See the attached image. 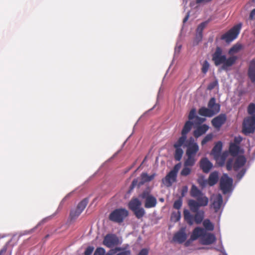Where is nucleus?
Here are the masks:
<instances>
[{
    "instance_id": "c85d7f7f",
    "label": "nucleus",
    "mask_w": 255,
    "mask_h": 255,
    "mask_svg": "<svg viewBox=\"0 0 255 255\" xmlns=\"http://www.w3.org/2000/svg\"><path fill=\"white\" fill-rule=\"evenodd\" d=\"M240 150V146L235 143H231L229 147V152L231 155L233 156H237Z\"/></svg>"
},
{
    "instance_id": "052dcab7",
    "label": "nucleus",
    "mask_w": 255,
    "mask_h": 255,
    "mask_svg": "<svg viewBox=\"0 0 255 255\" xmlns=\"http://www.w3.org/2000/svg\"><path fill=\"white\" fill-rule=\"evenodd\" d=\"M221 163H220V165L222 166L224 164V162H225V156H224V155H222L221 156Z\"/></svg>"
},
{
    "instance_id": "3c124183",
    "label": "nucleus",
    "mask_w": 255,
    "mask_h": 255,
    "mask_svg": "<svg viewBox=\"0 0 255 255\" xmlns=\"http://www.w3.org/2000/svg\"><path fill=\"white\" fill-rule=\"evenodd\" d=\"M240 49L239 46L234 45L229 50V53L231 54L232 53L237 52Z\"/></svg>"
},
{
    "instance_id": "de8ad7c7",
    "label": "nucleus",
    "mask_w": 255,
    "mask_h": 255,
    "mask_svg": "<svg viewBox=\"0 0 255 255\" xmlns=\"http://www.w3.org/2000/svg\"><path fill=\"white\" fill-rule=\"evenodd\" d=\"M122 250V248L119 247H117L115 249L110 250L106 254H104V255H113L117 252L121 251Z\"/></svg>"
},
{
    "instance_id": "58836bf2",
    "label": "nucleus",
    "mask_w": 255,
    "mask_h": 255,
    "mask_svg": "<svg viewBox=\"0 0 255 255\" xmlns=\"http://www.w3.org/2000/svg\"><path fill=\"white\" fill-rule=\"evenodd\" d=\"M248 112L252 116H255V104L251 103L248 108Z\"/></svg>"
},
{
    "instance_id": "473e14b6",
    "label": "nucleus",
    "mask_w": 255,
    "mask_h": 255,
    "mask_svg": "<svg viewBox=\"0 0 255 255\" xmlns=\"http://www.w3.org/2000/svg\"><path fill=\"white\" fill-rule=\"evenodd\" d=\"M88 203V199L87 198L84 199L78 204L76 208L82 212L87 206Z\"/></svg>"
},
{
    "instance_id": "e433bc0d",
    "label": "nucleus",
    "mask_w": 255,
    "mask_h": 255,
    "mask_svg": "<svg viewBox=\"0 0 255 255\" xmlns=\"http://www.w3.org/2000/svg\"><path fill=\"white\" fill-rule=\"evenodd\" d=\"M189 166H185L180 172V175L182 176H187L191 173V168Z\"/></svg>"
},
{
    "instance_id": "c03bdc74",
    "label": "nucleus",
    "mask_w": 255,
    "mask_h": 255,
    "mask_svg": "<svg viewBox=\"0 0 255 255\" xmlns=\"http://www.w3.org/2000/svg\"><path fill=\"white\" fill-rule=\"evenodd\" d=\"M207 24V21L202 22L197 27V28L196 29V31L202 33L203 29L205 28V27H206Z\"/></svg>"
},
{
    "instance_id": "2eb2a0df",
    "label": "nucleus",
    "mask_w": 255,
    "mask_h": 255,
    "mask_svg": "<svg viewBox=\"0 0 255 255\" xmlns=\"http://www.w3.org/2000/svg\"><path fill=\"white\" fill-rule=\"evenodd\" d=\"M226 121V115L225 114H221L212 120V124L215 128H220L225 123Z\"/></svg>"
},
{
    "instance_id": "0e129e2a",
    "label": "nucleus",
    "mask_w": 255,
    "mask_h": 255,
    "mask_svg": "<svg viewBox=\"0 0 255 255\" xmlns=\"http://www.w3.org/2000/svg\"><path fill=\"white\" fill-rule=\"evenodd\" d=\"M196 119L199 120L200 121V122H203L204 121V119L200 118H199L198 117H196Z\"/></svg>"
},
{
    "instance_id": "9b49d317",
    "label": "nucleus",
    "mask_w": 255,
    "mask_h": 255,
    "mask_svg": "<svg viewBox=\"0 0 255 255\" xmlns=\"http://www.w3.org/2000/svg\"><path fill=\"white\" fill-rule=\"evenodd\" d=\"M155 175V173H153L151 175H148L146 173H142L140 175V181L138 182L137 179H134L130 186V189H132L137 185L140 186L146 182L152 180Z\"/></svg>"
},
{
    "instance_id": "79ce46f5",
    "label": "nucleus",
    "mask_w": 255,
    "mask_h": 255,
    "mask_svg": "<svg viewBox=\"0 0 255 255\" xmlns=\"http://www.w3.org/2000/svg\"><path fill=\"white\" fill-rule=\"evenodd\" d=\"M181 218V214L180 211L176 213H173L171 216V219L174 222H176L180 220Z\"/></svg>"
},
{
    "instance_id": "e2e57ef3",
    "label": "nucleus",
    "mask_w": 255,
    "mask_h": 255,
    "mask_svg": "<svg viewBox=\"0 0 255 255\" xmlns=\"http://www.w3.org/2000/svg\"><path fill=\"white\" fill-rule=\"evenodd\" d=\"M189 18V15L187 14L183 19V22L185 23Z\"/></svg>"
},
{
    "instance_id": "c9c22d12",
    "label": "nucleus",
    "mask_w": 255,
    "mask_h": 255,
    "mask_svg": "<svg viewBox=\"0 0 255 255\" xmlns=\"http://www.w3.org/2000/svg\"><path fill=\"white\" fill-rule=\"evenodd\" d=\"M134 215L137 219H140L143 217L145 213L143 208L140 207L133 212Z\"/></svg>"
},
{
    "instance_id": "338daca9",
    "label": "nucleus",
    "mask_w": 255,
    "mask_h": 255,
    "mask_svg": "<svg viewBox=\"0 0 255 255\" xmlns=\"http://www.w3.org/2000/svg\"><path fill=\"white\" fill-rule=\"evenodd\" d=\"M145 159H146V157H145V158L144 159L143 162L145 160Z\"/></svg>"
},
{
    "instance_id": "13d9d810",
    "label": "nucleus",
    "mask_w": 255,
    "mask_h": 255,
    "mask_svg": "<svg viewBox=\"0 0 255 255\" xmlns=\"http://www.w3.org/2000/svg\"><path fill=\"white\" fill-rule=\"evenodd\" d=\"M242 139L241 137H236L235 138H234V143L237 144V145H239L240 142H241Z\"/></svg>"
},
{
    "instance_id": "dca6fc26",
    "label": "nucleus",
    "mask_w": 255,
    "mask_h": 255,
    "mask_svg": "<svg viewBox=\"0 0 255 255\" xmlns=\"http://www.w3.org/2000/svg\"><path fill=\"white\" fill-rule=\"evenodd\" d=\"M216 241L215 235L211 233H205V235L201 238V243L204 245L212 244Z\"/></svg>"
},
{
    "instance_id": "a19ab883",
    "label": "nucleus",
    "mask_w": 255,
    "mask_h": 255,
    "mask_svg": "<svg viewBox=\"0 0 255 255\" xmlns=\"http://www.w3.org/2000/svg\"><path fill=\"white\" fill-rule=\"evenodd\" d=\"M182 205V199L181 198H179L178 200H176L173 204V208L174 209L179 210L180 209Z\"/></svg>"
},
{
    "instance_id": "ddd939ff",
    "label": "nucleus",
    "mask_w": 255,
    "mask_h": 255,
    "mask_svg": "<svg viewBox=\"0 0 255 255\" xmlns=\"http://www.w3.org/2000/svg\"><path fill=\"white\" fill-rule=\"evenodd\" d=\"M187 239V235L185 233V228H181L178 232L176 233L173 237V241L179 244L184 242Z\"/></svg>"
},
{
    "instance_id": "1a4fd4ad",
    "label": "nucleus",
    "mask_w": 255,
    "mask_h": 255,
    "mask_svg": "<svg viewBox=\"0 0 255 255\" xmlns=\"http://www.w3.org/2000/svg\"><path fill=\"white\" fill-rule=\"evenodd\" d=\"M233 179L227 174H224L220 180V187L224 194H227L232 190Z\"/></svg>"
},
{
    "instance_id": "39448f33",
    "label": "nucleus",
    "mask_w": 255,
    "mask_h": 255,
    "mask_svg": "<svg viewBox=\"0 0 255 255\" xmlns=\"http://www.w3.org/2000/svg\"><path fill=\"white\" fill-rule=\"evenodd\" d=\"M181 162L175 165L173 169L162 179V182L165 186L170 187L174 182L176 181L177 173L181 168Z\"/></svg>"
},
{
    "instance_id": "49530a36",
    "label": "nucleus",
    "mask_w": 255,
    "mask_h": 255,
    "mask_svg": "<svg viewBox=\"0 0 255 255\" xmlns=\"http://www.w3.org/2000/svg\"><path fill=\"white\" fill-rule=\"evenodd\" d=\"M202 37H203L202 33L196 31V37H195V40L196 41V44H198L199 42L202 41Z\"/></svg>"
},
{
    "instance_id": "a18cd8bd",
    "label": "nucleus",
    "mask_w": 255,
    "mask_h": 255,
    "mask_svg": "<svg viewBox=\"0 0 255 255\" xmlns=\"http://www.w3.org/2000/svg\"><path fill=\"white\" fill-rule=\"evenodd\" d=\"M218 85V81L217 80H216L215 81L210 83L208 85L207 89V90L211 91V90H213V89H214Z\"/></svg>"
},
{
    "instance_id": "aec40b11",
    "label": "nucleus",
    "mask_w": 255,
    "mask_h": 255,
    "mask_svg": "<svg viewBox=\"0 0 255 255\" xmlns=\"http://www.w3.org/2000/svg\"><path fill=\"white\" fill-rule=\"evenodd\" d=\"M208 107L211 110L213 111L215 115L220 112V106L216 103V99L215 98L210 99L208 104Z\"/></svg>"
},
{
    "instance_id": "bf43d9fd",
    "label": "nucleus",
    "mask_w": 255,
    "mask_h": 255,
    "mask_svg": "<svg viewBox=\"0 0 255 255\" xmlns=\"http://www.w3.org/2000/svg\"><path fill=\"white\" fill-rule=\"evenodd\" d=\"M6 250H7L6 247H5V246L3 247L2 248V249H1L0 250V255H2L3 254H4L6 252Z\"/></svg>"
},
{
    "instance_id": "20e7f679",
    "label": "nucleus",
    "mask_w": 255,
    "mask_h": 255,
    "mask_svg": "<svg viewBox=\"0 0 255 255\" xmlns=\"http://www.w3.org/2000/svg\"><path fill=\"white\" fill-rule=\"evenodd\" d=\"M246 162V159L244 156L240 155L235 159L233 158H229L226 162V168L230 171L232 168L236 171L244 166Z\"/></svg>"
},
{
    "instance_id": "37998d69",
    "label": "nucleus",
    "mask_w": 255,
    "mask_h": 255,
    "mask_svg": "<svg viewBox=\"0 0 255 255\" xmlns=\"http://www.w3.org/2000/svg\"><path fill=\"white\" fill-rule=\"evenodd\" d=\"M105 252V250L103 248L99 247L96 249L94 255H104Z\"/></svg>"
},
{
    "instance_id": "864d4df0",
    "label": "nucleus",
    "mask_w": 255,
    "mask_h": 255,
    "mask_svg": "<svg viewBox=\"0 0 255 255\" xmlns=\"http://www.w3.org/2000/svg\"><path fill=\"white\" fill-rule=\"evenodd\" d=\"M212 0H196V2L197 4H205L210 2Z\"/></svg>"
},
{
    "instance_id": "f8f14e48",
    "label": "nucleus",
    "mask_w": 255,
    "mask_h": 255,
    "mask_svg": "<svg viewBox=\"0 0 255 255\" xmlns=\"http://www.w3.org/2000/svg\"><path fill=\"white\" fill-rule=\"evenodd\" d=\"M187 146V148L186 151V155L196 156V153L199 151V146L196 142H194L193 138H190Z\"/></svg>"
},
{
    "instance_id": "4c0bfd02",
    "label": "nucleus",
    "mask_w": 255,
    "mask_h": 255,
    "mask_svg": "<svg viewBox=\"0 0 255 255\" xmlns=\"http://www.w3.org/2000/svg\"><path fill=\"white\" fill-rule=\"evenodd\" d=\"M209 66L210 64L209 62L207 60L204 61L202 64L201 68L202 72L203 74H206L209 70Z\"/></svg>"
},
{
    "instance_id": "680f3d73",
    "label": "nucleus",
    "mask_w": 255,
    "mask_h": 255,
    "mask_svg": "<svg viewBox=\"0 0 255 255\" xmlns=\"http://www.w3.org/2000/svg\"><path fill=\"white\" fill-rule=\"evenodd\" d=\"M187 191V187L186 186L184 187L182 189V196L183 197L184 196V193Z\"/></svg>"
},
{
    "instance_id": "f704fd0d",
    "label": "nucleus",
    "mask_w": 255,
    "mask_h": 255,
    "mask_svg": "<svg viewBox=\"0 0 255 255\" xmlns=\"http://www.w3.org/2000/svg\"><path fill=\"white\" fill-rule=\"evenodd\" d=\"M81 213L82 212L77 208L71 210L70 214V218L71 220H75L81 214Z\"/></svg>"
},
{
    "instance_id": "cd10ccee",
    "label": "nucleus",
    "mask_w": 255,
    "mask_h": 255,
    "mask_svg": "<svg viewBox=\"0 0 255 255\" xmlns=\"http://www.w3.org/2000/svg\"><path fill=\"white\" fill-rule=\"evenodd\" d=\"M193 124L191 121H187L181 131V135L184 136H187V134L190 131L192 128Z\"/></svg>"
},
{
    "instance_id": "b1692460",
    "label": "nucleus",
    "mask_w": 255,
    "mask_h": 255,
    "mask_svg": "<svg viewBox=\"0 0 255 255\" xmlns=\"http://www.w3.org/2000/svg\"><path fill=\"white\" fill-rule=\"evenodd\" d=\"M248 75L253 82H255V60H252L250 62Z\"/></svg>"
},
{
    "instance_id": "423d86ee",
    "label": "nucleus",
    "mask_w": 255,
    "mask_h": 255,
    "mask_svg": "<svg viewBox=\"0 0 255 255\" xmlns=\"http://www.w3.org/2000/svg\"><path fill=\"white\" fill-rule=\"evenodd\" d=\"M242 23H239L234 26L228 31L223 34L221 37V39L229 43L235 39L240 33Z\"/></svg>"
},
{
    "instance_id": "5701e85b",
    "label": "nucleus",
    "mask_w": 255,
    "mask_h": 255,
    "mask_svg": "<svg viewBox=\"0 0 255 255\" xmlns=\"http://www.w3.org/2000/svg\"><path fill=\"white\" fill-rule=\"evenodd\" d=\"M218 172L217 171H214L210 174L208 179V183L210 186H212L218 182Z\"/></svg>"
},
{
    "instance_id": "4d7b16f0",
    "label": "nucleus",
    "mask_w": 255,
    "mask_h": 255,
    "mask_svg": "<svg viewBox=\"0 0 255 255\" xmlns=\"http://www.w3.org/2000/svg\"><path fill=\"white\" fill-rule=\"evenodd\" d=\"M130 254V252L129 250L123 251L116 255H129Z\"/></svg>"
},
{
    "instance_id": "a878e982",
    "label": "nucleus",
    "mask_w": 255,
    "mask_h": 255,
    "mask_svg": "<svg viewBox=\"0 0 255 255\" xmlns=\"http://www.w3.org/2000/svg\"><path fill=\"white\" fill-rule=\"evenodd\" d=\"M198 113L202 116L209 117H212L215 115L213 111L211 110L209 108H207L205 107L201 108L199 110Z\"/></svg>"
},
{
    "instance_id": "6e6d98bb",
    "label": "nucleus",
    "mask_w": 255,
    "mask_h": 255,
    "mask_svg": "<svg viewBox=\"0 0 255 255\" xmlns=\"http://www.w3.org/2000/svg\"><path fill=\"white\" fill-rule=\"evenodd\" d=\"M255 17V8L253 9L250 14V16H249V19H251V20H253Z\"/></svg>"
},
{
    "instance_id": "09e8293b",
    "label": "nucleus",
    "mask_w": 255,
    "mask_h": 255,
    "mask_svg": "<svg viewBox=\"0 0 255 255\" xmlns=\"http://www.w3.org/2000/svg\"><path fill=\"white\" fill-rule=\"evenodd\" d=\"M94 247L92 246H89L86 248L85 252L84 255H91L94 251Z\"/></svg>"
},
{
    "instance_id": "c756f323",
    "label": "nucleus",
    "mask_w": 255,
    "mask_h": 255,
    "mask_svg": "<svg viewBox=\"0 0 255 255\" xmlns=\"http://www.w3.org/2000/svg\"><path fill=\"white\" fill-rule=\"evenodd\" d=\"M187 158L184 162V165L189 166L192 167L196 163L197 159L195 158L196 156L186 155Z\"/></svg>"
},
{
    "instance_id": "603ef678",
    "label": "nucleus",
    "mask_w": 255,
    "mask_h": 255,
    "mask_svg": "<svg viewBox=\"0 0 255 255\" xmlns=\"http://www.w3.org/2000/svg\"><path fill=\"white\" fill-rule=\"evenodd\" d=\"M246 172L245 168H243L237 174V177L238 179H241Z\"/></svg>"
},
{
    "instance_id": "f257e3e1",
    "label": "nucleus",
    "mask_w": 255,
    "mask_h": 255,
    "mask_svg": "<svg viewBox=\"0 0 255 255\" xmlns=\"http://www.w3.org/2000/svg\"><path fill=\"white\" fill-rule=\"evenodd\" d=\"M237 59L236 56H232L227 58L226 56L223 53L222 49L219 46L216 48L215 51L212 55V60L215 65L218 66L222 65V69L226 71L233 66Z\"/></svg>"
},
{
    "instance_id": "6e6552de",
    "label": "nucleus",
    "mask_w": 255,
    "mask_h": 255,
    "mask_svg": "<svg viewBox=\"0 0 255 255\" xmlns=\"http://www.w3.org/2000/svg\"><path fill=\"white\" fill-rule=\"evenodd\" d=\"M243 132L245 135L253 133L255 130V116L248 117L243 123Z\"/></svg>"
},
{
    "instance_id": "f3484780",
    "label": "nucleus",
    "mask_w": 255,
    "mask_h": 255,
    "mask_svg": "<svg viewBox=\"0 0 255 255\" xmlns=\"http://www.w3.org/2000/svg\"><path fill=\"white\" fill-rule=\"evenodd\" d=\"M205 233L206 231L204 229L200 227H196L193 231L191 236V239L194 241L200 237L202 238Z\"/></svg>"
},
{
    "instance_id": "8fccbe9b",
    "label": "nucleus",
    "mask_w": 255,
    "mask_h": 255,
    "mask_svg": "<svg viewBox=\"0 0 255 255\" xmlns=\"http://www.w3.org/2000/svg\"><path fill=\"white\" fill-rule=\"evenodd\" d=\"M196 117V110L192 109L189 114L188 119L189 120H192Z\"/></svg>"
},
{
    "instance_id": "bb28decb",
    "label": "nucleus",
    "mask_w": 255,
    "mask_h": 255,
    "mask_svg": "<svg viewBox=\"0 0 255 255\" xmlns=\"http://www.w3.org/2000/svg\"><path fill=\"white\" fill-rule=\"evenodd\" d=\"M195 213V214L194 216V222H195L197 224H200L204 217V212L203 211L198 210V211L194 212Z\"/></svg>"
},
{
    "instance_id": "7ed1b4c3",
    "label": "nucleus",
    "mask_w": 255,
    "mask_h": 255,
    "mask_svg": "<svg viewBox=\"0 0 255 255\" xmlns=\"http://www.w3.org/2000/svg\"><path fill=\"white\" fill-rule=\"evenodd\" d=\"M128 211L125 208H118L113 211L109 215L110 221L115 223H121L128 216Z\"/></svg>"
},
{
    "instance_id": "412c9836",
    "label": "nucleus",
    "mask_w": 255,
    "mask_h": 255,
    "mask_svg": "<svg viewBox=\"0 0 255 255\" xmlns=\"http://www.w3.org/2000/svg\"><path fill=\"white\" fill-rule=\"evenodd\" d=\"M222 145V142L219 141L216 143L212 150L211 153L217 160H218V157L220 156Z\"/></svg>"
},
{
    "instance_id": "7c9ffc66",
    "label": "nucleus",
    "mask_w": 255,
    "mask_h": 255,
    "mask_svg": "<svg viewBox=\"0 0 255 255\" xmlns=\"http://www.w3.org/2000/svg\"><path fill=\"white\" fill-rule=\"evenodd\" d=\"M187 139V136H181L178 138L177 141L174 144L173 147L174 148H181V146L185 142Z\"/></svg>"
},
{
    "instance_id": "69168bd1",
    "label": "nucleus",
    "mask_w": 255,
    "mask_h": 255,
    "mask_svg": "<svg viewBox=\"0 0 255 255\" xmlns=\"http://www.w3.org/2000/svg\"><path fill=\"white\" fill-rule=\"evenodd\" d=\"M159 200L161 202H163L164 201V199L163 198H160Z\"/></svg>"
},
{
    "instance_id": "4468645a",
    "label": "nucleus",
    "mask_w": 255,
    "mask_h": 255,
    "mask_svg": "<svg viewBox=\"0 0 255 255\" xmlns=\"http://www.w3.org/2000/svg\"><path fill=\"white\" fill-rule=\"evenodd\" d=\"M200 167L205 173L209 172L213 167V164L207 157L202 158L199 162Z\"/></svg>"
},
{
    "instance_id": "a211bd4d",
    "label": "nucleus",
    "mask_w": 255,
    "mask_h": 255,
    "mask_svg": "<svg viewBox=\"0 0 255 255\" xmlns=\"http://www.w3.org/2000/svg\"><path fill=\"white\" fill-rule=\"evenodd\" d=\"M222 204V196L221 194H219L214 199L213 202L212 204V207L213 208L215 212H217L220 210Z\"/></svg>"
},
{
    "instance_id": "f03ea898",
    "label": "nucleus",
    "mask_w": 255,
    "mask_h": 255,
    "mask_svg": "<svg viewBox=\"0 0 255 255\" xmlns=\"http://www.w3.org/2000/svg\"><path fill=\"white\" fill-rule=\"evenodd\" d=\"M190 195L196 199V201L191 199L188 201V206L192 212L198 211L200 207L206 206L208 205V198L195 185L191 187Z\"/></svg>"
},
{
    "instance_id": "2f4dec72",
    "label": "nucleus",
    "mask_w": 255,
    "mask_h": 255,
    "mask_svg": "<svg viewBox=\"0 0 255 255\" xmlns=\"http://www.w3.org/2000/svg\"><path fill=\"white\" fill-rule=\"evenodd\" d=\"M175 152L174 154V159L176 161H180L183 154V150L182 148H175Z\"/></svg>"
},
{
    "instance_id": "ea45409f",
    "label": "nucleus",
    "mask_w": 255,
    "mask_h": 255,
    "mask_svg": "<svg viewBox=\"0 0 255 255\" xmlns=\"http://www.w3.org/2000/svg\"><path fill=\"white\" fill-rule=\"evenodd\" d=\"M213 135L212 133H209L205 136L201 141V144L204 145L208 141L211 140L213 138Z\"/></svg>"
},
{
    "instance_id": "393cba45",
    "label": "nucleus",
    "mask_w": 255,
    "mask_h": 255,
    "mask_svg": "<svg viewBox=\"0 0 255 255\" xmlns=\"http://www.w3.org/2000/svg\"><path fill=\"white\" fill-rule=\"evenodd\" d=\"M184 220L190 226L194 223V216L191 214L188 209H184L183 211Z\"/></svg>"
},
{
    "instance_id": "6ab92c4d",
    "label": "nucleus",
    "mask_w": 255,
    "mask_h": 255,
    "mask_svg": "<svg viewBox=\"0 0 255 255\" xmlns=\"http://www.w3.org/2000/svg\"><path fill=\"white\" fill-rule=\"evenodd\" d=\"M209 128V126L206 124L199 126L194 131L193 135L196 138H198L201 135L205 133Z\"/></svg>"
},
{
    "instance_id": "9d476101",
    "label": "nucleus",
    "mask_w": 255,
    "mask_h": 255,
    "mask_svg": "<svg viewBox=\"0 0 255 255\" xmlns=\"http://www.w3.org/2000/svg\"><path fill=\"white\" fill-rule=\"evenodd\" d=\"M103 244L108 248H113L120 244V240L115 234H108L104 237Z\"/></svg>"
},
{
    "instance_id": "0eeeda50",
    "label": "nucleus",
    "mask_w": 255,
    "mask_h": 255,
    "mask_svg": "<svg viewBox=\"0 0 255 255\" xmlns=\"http://www.w3.org/2000/svg\"><path fill=\"white\" fill-rule=\"evenodd\" d=\"M139 197L145 200L144 207L151 208L155 207L157 204V200L155 197L151 194L148 189L144 190L139 195Z\"/></svg>"
},
{
    "instance_id": "4be33fe9",
    "label": "nucleus",
    "mask_w": 255,
    "mask_h": 255,
    "mask_svg": "<svg viewBox=\"0 0 255 255\" xmlns=\"http://www.w3.org/2000/svg\"><path fill=\"white\" fill-rule=\"evenodd\" d=\"M141 205V202L138 199L135 198H132L128 204V208L132 211V212L134 211L135 210L139 208Z\"/></svg>"
},
{
    "instance_id": "5fc2aeb1",
    "label": "nucleus",
    "mask_w": 255,
    "mask_h": 255,
    "mask_svg": "<svg viewBox=\"0 0 255 255\" xmlns=\"http://www.w3.org/2000/svg\"><path fill=\"white\" fill-rule=\"evenodd\" d=\"M148 255V250L146 249H142L138 254V255Z\"/></svg>"
},
{
    "instance_id": "72a5a7b5",
    "label": "nucleus",
    "mask_w": 255,
    "mask_h": 255,
    "mask_svg": "<svg viewBox=\"0 0 255 255\" xmlns=\"http://www.w3.org/2000/svg\"><path fill=\"white\" fill-rule=\"evenodd\" d=\"M203 225L207 231H212L214 230V225L209 219H205L203 222Z\"/></svg>"
}]
</instances>
